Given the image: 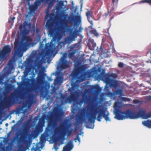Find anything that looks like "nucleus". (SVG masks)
<instances>
[{
    "mask_svg": "<svg viewBox=\"0 0 151 151\" xmlns=\"http://www.w3.org/2000/svg\"><path fill=\"white\" fill-rule=\"evenodd\" d=\"M115 118L119 120H122L125 119H137L139 117L147 119L151 117V113L149 112L146 114L145 110H139L137 114H136L129 109L122 112L119 109H116L115 110ZM142 124L144 126L151 128V120H147L143 121L142 122Z\"/></svg>",
    "mask_w": 151,
    "mask_h": 151,
    "instance_id": "nucleus-1",
    "label": "nucleus"
},
{
    "mask_svg": "<svg viewBox=\"0 0 151 151\" xmlns=\"http://www.w3.org/2000/svg\"><path fill=\"white\" fill-rule=\"evenodd\" d=\"M52 16V15L51 14H46L45 18L49 19L47 21L46 26L47 29L48 30V34L50 35V36L55 37L56 36H58L59 35V33H58V31L60 33L63 32H65L64 30L65 27H68V25L67 20L62 19L60 21L61 25L60 27L57 28L54 27L55 21Z\"/></svg>",
    "mask_w": 151,
    "mask_h": 151,
    "instance_id": "nucleus-2",
    "label": "nucleus"
},
{
    "mask_svg": "<svg viewBox=\"0 0 151 151\" xmlns=\"http://www.w3.org/2000/svg\"><path fill=\"white\" fill-rule=\"evenodd\" d=\"M106 110L104 108H103L100 109L99 111L97 112L95 110L93 113H92L90 114V116H88L87 117L88 121L91 123H94L95 122V120L96 119V113L98 114L97 120L99 122H101V119L102 117H103L106 121H110V118L108 116L109 114H105Z\"/></svg>",
    "mask_w": 151,
    "mask_h": 151,
    "instance_id": "nucleus-3",
    "label": "nucleus"
},
{
    "mask_svg": "<svg viewBox=\"0 0 151 151\" xmlns=\"http://www.w3.org/2000/svg\"><path fill=\"white\" fill-rule=\"evenodd\" d=\"M57 125L56 122L52 118L49 119L47 126L44 133L42 134L40 138L41 142L44 141L52 134V129Z\"/></svg>",
    "mask_w": 151,
    "mask_h": 151,
    "instance_id": "nucleus-4",
    "label": "nucleus"
},
{
    "mask_svg": "<svg viewBox=\"0 0 151 151\" xmlns=\"http://www.w3.org/2000/svg\"><path fill=\"white\" fill-rule=\"evenodd\" d=\"M86 68L85 65L75 66V68L71 73V76L73 80H78L81 81H84V75L83 73Z\"/></svg>",
    "mask_w": 151,
    "mask_h": 151,
    "instance_id": "nucleus-5",
    "label": "nucleus"
},
{
    "mask_svg": "<svg viewBox=\"0 0 151 151\" xmlns=\"http://www.w3.org/2000/svg\"><path fill=\"white\" fill-rule=\"evenodd\" d=\"M63 126V124H61L60 126L56 127L54 129L53 134L52 137V138L54 141L57 140L61 135L63 136L67 135L68 136H69L72 134L73 131V129H68L66 132L65 131L62 132V128Z\"/></svg>",
    "mask_w": 151,
    "mask_h": 151,
    "instance_id": "nucleus-6",
    "label": "nucleus"
},
{
    "mask_svg": "<svg viewBox=\"0 0 151 151\" xmlns=\"http://www.w3.org/2000/svg\"><path fill=\"white\" fill-rule=\"evenodd\" d=\"M81 28H79L78 30L75 29V30L73 31V28L70 29V35L68 37L64 38L63 41L62 42L63 45L68 44H70L71 42L75 40V38L77 37L78 33L81 32Z\"/></svg>",
    "mask_w": 151,
    "mask_h": 151,
    "instance_id": "nucleus-7",
    "label": "nucleus"
},
{
    "mask_svg": "<svg viewBox=\"0 0 151 151\" xmlns=\"http://www.w3.org/2000/svg\"><path fill=\"white\" fill-rule=\"evenodd\" d=\"M29 124L28 123L26 124L23 129V132L22 134L23 135V136L22 138V141L24 144H25L27 148H29L31 144L32 141L29 140H28V136H29V128H28Z\"/></svg>",
    "mask_w": 151,
    "mask_h": 151,
    "instance_id": "nucleus-8",
    "label": "nucleus"
},
{
    "mask_svg": "<svg viewBox=\"0 0 151 151\" xmlns=\"http://www.w3.org/2000/svg\"><path fill=\"white\" fill-rule=\"evenodd\" d=\"M53 41V40H52L50 43L46 44L45 53L46 56L50 57L55 52L56 44L55 42L54 43Z\"/></svg>",
    "mask_w": 151,
    "mask_h": 151,
    "instance_id": "nucleus-9",
    "label": "nucleus"
},
{
    "mask_svg": "<svg viewBox=\"0 0 151 151\" xmlns=\"http://www.w3.org/2000/svg\"><path fill=\"white\" fill-rule=\"evenodd\" d=\"M17 93H12L10 95L7 97V99L5 101L4 105L6 106H9L13 104L15 101Z\"/></svg>",
    "mask_w": 151,
    "mask_h": 151,
    "instance_id": "nucleus-10",
    "label": "nucleus"
},
{
    "mask_svg": "<svg viewBox=\"0 0 151 151\" xmlns=\"http://www.w3.org/2000/svg\"><path fill=\"white\" fill-rule=\"evenodd\" d=\"M84 112H81L79 115H78V118L76 119L77 123H78L77 125L76 126L75 128V132H76L79 129V127L78 125L80 124L83 121H86V119L83 117V116L85 115L86 112L85 110H83Z\"/></svg>",
    "mask_w": 151,
    "mask_h": 151,
    "instance_id": "nucleus-11",
    "label": "nucleus"
},
{
    "mask_svg": "<svg viewBox=\"0 0 151 151\" xmlns=\"http://www.w3.org/2000/svg\"><path fill=\"white\" fill-rule=\"evenodd\" d=\"M100 76L107 85L109 84L113 81V79L110 78L109 75L105 73L104 71L100 73Z\"/></svg>",
    "mask_w": 151,
    "mask_h": 151,
    "instance_id": "nucleus-12",
    "label": "nucleus"
},
{
    "mask_svg": "<svg viewBox=\"0 0 151 151\" xmlns=\"http://www.w3.org/2000/svg\"><path fill=\"white\" fill-rule=\"evenodd\" d=\"M41 77L39 76L37 78L35 85L32 88V90L36 93H38L40 89V86L41 84Z\"/></svg>",
    "mask_w": 151,
    "mask_h": 151,
    "instance_id": "nucleus-13",
    "label": "nucleus"
},
{
    "mask_svg": "<svg viewBox=\"0 0 151 151\" xmlns=\"http://www.w3.org/2000/svg\"><path fill=\"white\" fill-rule=\"evenodd\" d=\"M60 68L61 70L66 69L69 67L68 62L63 58L60 60Z\"/></svg>",
    "mask_w": 151,
    "mask_h": 151,
    "instance_id": "nucleus-14",
    "label": "nucleus"
},
{
    "mask_svg": "<svg viewBox=\"0 0 151 151\" xmlns=\"http://www.w3.org/2000/svg\"><path fill=\"white\" fill-rule=\"evenodd\" d=\"M43 2L40 0H36L33 5H32L29 6V10L32 12L35 11L41 5V3Z\"/></svg>",
    "mask_w": 151,
    "mask_h": 151,
    "instance_id": "nucleus-15",
    "label": "nucleus"
},
{
    "mask_svg": "<svg viewBox=\"0 0 151 151\" xmlns=\"http://www.w3.org/2000/svg\"><path fill=\"white\" fill-rule=\"evenodd\" d=\"M73 147V141L70 140L67 143L66 145L63 147V151H70Z\"/></svg>",
    "mask_w": 151,
    "mask_h": 151,
    "instance_id": "nucleus-16",
    "label": "nucleus"
},
{
    "mask_svg": "<svg viewBox=\"0 0 151 151\" xmlns=\"http://www.w3.org/2000/svg\"><path fill=\"white\" fill-rule=\"evenodd\" d=\"M71 21H73L74 22V25L78 26L81 22V17L79 15H75L74 17V18H72Z\"/></svg>",
    "mask_w": 151,
    "mask_h": 151,
    "instance_id": "nucleus-17",
    "label": "nucleus"
},
{
    "mask_svg": "<svg viewBox=\"0 0 151 151\" xmlns=\"http://www.w3.org/2000/svg\"><path fill=\"white\" fill-rule=\"evenodd\" d=\"M14 54L19 57H21L23 55L21 49L19 47L16 46L15 45L14 48Z\"/></svg>",
    "mask_w": 151,
    "mask_h": 151,
    "instance_id": "nucleus-18",
    "label": "nucleus"
},
{
    "mask_svg": "<svg viewBox=\"0 0 151 151\" xmlns=\"http://www.w3.org/2000/svg\"><path fill=\"white\" fill-rule=\"evenodd\" d=\"M87 45L90 49L91 50H93L96 45V43L94 42V40L91 38L88 39Z\"/></svg>",
    "mask_w": 151,
    "mask_h": 151,
    "instance_id": "nucleus-19",
    "label": "nucleus"
},
{
    "mask_svg": "<svg viewBox=\"0 0 151 151\" xmlns=\"http://www.w3.org/2000/svg\"><path fill=\"white\" fill-rule=\"evenodd\" d=\"M28 23L27 21H25L23 23V25L21 24L19 26V29L21 33L24 34L26 31H27L26 28V27L27 26Z\"/></svg>",
    "mask_w": 151,
    "mask_h": 151,
    "instance_id": "nucleus-20",
    "label": "nucleus"
},
{
    "mask_svg": "<svg viewBox=\"0 0 151 151\" xmlns=\"http://www.w3.org/2000/svg\"><path fill=\"white\" fill-rule=\"evenodd\" d=\"M92 12L91 11H88L86 13V15L87 17L88 21L91 24V26L93 24V21L91 19V18H92Z\"/></svg>",
    "mask_w": 151,
    "mask_h": 151,
    "instance_id": "nucleus-21",
    "label": "nucleus"
},
{
    "mask_svg": "<svg viewBox=\"0 0 151 151\" xmlns=\"http://www.w3.org/2000/svg\"><path fill=\"white\" fill-rule=\"evenodd\" d=\"M75 85H72L71 88L69 89V92H71L70 93V96L76 98V94L77 93V92L76 91H74L75 90Z\"/></svg>",
    "mask_w": 151,
    "mask_h": 151,
    "instance_id": "nucleus-22",
    "label": "nucleus"
},
{
    "mask_svg": "<svg viewBox=\"0 0 151 151\" xmlns=\"http://www.w3.org/2000/svg\"><path fill=\"white\" fill-rule=\"evenodd\" d=\"M106 95L109 97H112L114 96V93L109 91V87L106 85L104 88Z\"/></svg>",
    "mask_w": 151,
    "mask_h": 151,
    "instance_id": "nucleus-23",
    "label": "nucleus"
},
{
    "mask_svg": "<svg viewBox=\"0 0 151 151\" xmlns=\"http://www.w3.org/2000/svg\"><path fill=\"white\" fill-rule=\"evenodd\" d=\"M43 131V127L37 125L35 127L33 132L35 134L41 132Z\"/></svg>",
    "mask_w": 151,
    "mask_h": 151,
    "instance_id": "nucleus-24",
    "label": "nucleus"
},
{
    "mask_svg": "<svg viewBox=\"0 0 151 151\" xmlns=\"http://www.w3.org/2000/svg\"><path fill=\"white\" fill-rule=\"evenodd\" d=\"M109 85L111 87L117 88L118 86L119 83L117 80H113V81Z\"/></svg>",
    "mask_w": 151,
    "mask_h": 151,
    "instance_id": "nucleus-25",
    "label": "nucleus"
},
{
    "mask_svg": "<svg viewBox=\"0 0 151 151\" xmlns=\"http://www.w3.org/2000/svg\"><path fill=\"white\" fill-rule=\"evenodd\" d=\"M76 52V50H73L71 52H69L68 55V57L70 58L73 59L74 57V55Z\"/></svg>",
    "mask_w": 151,
    "mask_h": 151,
    "instance_id": "nucleus-26",
    "label": "nucleus"
},
{
    "mask_svg": "<svg viewBox=\"0 0 151 151\" xmlns=\"http://www.w3.org/2000/svg\"><path fill=\"white\" fill-rule=\"evenodd\" d=\"M63 6H64V2L63 1H59L58 3V5L56 7V9H58L61 8Z\"/></svg>",
    "mask_w": 151,
    "mask_h": 151,
    "instance_id": "nucleus-27",
    "label": "nucleus"
},
{
    "mask_svg": "<svg viewBox=\"0 0 151 151\" xmlns=\"http://www.w3.org/2000/svg\"><path fill=\"white\" fill-rule=\"evenodd\" d=\"M60 110L58 107H55L54 111V112L55 113L56 116L58 117L60 115Z\"/></svg>",
    "mask_w": 151,
    "mask_h": 151,
    "instance_id": "nucleus-28",
    "label": "nucleus"
},
{
    "mask_svg": "<svg viewBox=\"0 0 151 151\" xmlns=\"http://www.w3.org/2000/svg\"><path fill=\"white\" fill-rule=\"evenodd\" d=\"M89 33L91 34H93L94 36L98 37L99 35V34L95 29L91 30L89 31Z\"/></svg>",
    "mask_w": 151,
    "mask_h": 151,
    "instance_id": "nucleus-29",
    "label": "nucleus"
},
{
    "mask_svg": "<svg viewBox=\"0 0 151 151\" xmlns=\"http://www.w3.org/2000/svg\"><path fill=\"white\" fill-rule=\"evenodd\" d=\"M45 123V121L43 119H40L37 125L43 127L44 126Z\"/></svg>",
    "mask_w": 151,
    "mask_h": 151,
    "instance_id": "nucleus-30",
    "label": "nucleus"
},
{
    "mask_svg": "<svg viewBox=\"0 0 151 151\" xmlns=\"http://www.w3.org/2000/svg\"><path fill=\"white\" fill-rule=\"evenodd\" d=\"M11 89L10 84L6 83L5 84V90L6 91H9Z\"/></svg>",
    "mask_w": 151,
    "mask_h": 151,
    "instance_id": "nucleus-31",
    "label": "nucleus"
},
{
    "mask_svg": "<svg viewBox=\"0 0 151 151\" xmlns=\"http://www.w3.org/2000/svg\"><path fill=\"white\" fill-rule=\"evenodd\" d=\"M76 99L75 97H73L70 95L67 99V100L69 101V102H71L74 101Z\"/></svg>",
    "mask_w": 151,
    "mask_h": 151,
    "instance_id": "nucleus-32",
    "label": "nucleus"
},
{
    "mask_svg": "<svg viewBox=\"0 0 151 151\" xmlns=\"http://www.w3.org/2000/svg\"><path fill=\"white\" fill-rule=\"evenodd\" d=\"M80 135H81V134H79L77 135L76 138H75L74 140L75 142H77V141L78 140V142L80 143L81 142V139L79 136Z\"/></svg>",
    "mask_w": 151,
    "mask_h": 151,
    "instance_id": "nucleus-33",
    "label": "nucleus"
},
{
    "mask_svg": "<svg viewBox=\"0 0 151 151\" xmlns=\"http://www.w3.org/2000/svg\"><path fill=\"white\" fill-rule=\"evenodd\" d=\"M60 78L57 77L56 79L54 80V84L56 85L58 84L60 82Z\"/></svg>",
    "mask_w": 151,
    "mask_h": 151,
    "instance_id": "nucleus-34",
    "label": "nucleus"
},
{
    "mask_svg": "<svg viewBox=\"0 0 151 151\" xmlns=\"http://www.w3.org/2000/svg\"><path fill=\"white\" fill-rule=\"evenodd\" d=\"M141 2L142 3H147L151 6V0H143L141 1Z\"/></svg>",
    "mask_w": 151,
    "mask_h": 151,
    "instance_id": "nucleus-35",
    "label": "nucleus"
},
{
    "mask_svg": "<svg viewBox=\"0 0 151 151\" xmlns=\"http://www.w3.org/2000/svg\"><path fill=\"white\" fill-rule=\"evenodd\" d=\"M122 90L121 89L117 90L115 92V93L116 95H121L122 93Z\"/></svg>",
    "mask_w": 151,
    "mask_h": 151,
    "instance_id": "nucleus-36",
    "label": "nucleus"
},
{
    "mask_svg": "<svg viewBox=\"0 0 151 151\" xmlns=\"http://www.w3.org/2000/svg\"><path fill=\"white\" fill-rule=\"evenodd\" d=\"M118 0H112V3L113 6H116L117 4Z\"/></svg>",
    "mask_w": 151,
    "mask_h": 151,
    "instance_id": "nucleus-37",
    "label": "nucleus"
},
{
    "mask_svg": "<svg viewBox=\"0 0 151 151\" xmlns=\"http://www.w3.org/2000/svg\"><path fill=\"white\" fill-rule=\"evenodd\" d=\"M110 77H112L113 78H116L117 77V75L116 73H111L109 75Z\"/></svg>",
    "mask_w": 151,
    "mask_h": 151,
    "instance_id": "nucleus-38",
    "label": "nucleus"
},
{
    "mask_svg": "<svg viewBox=\"0 0 151 151\" xmlns=\"http://www.w3.org/2000/svg\"><path fill=\"white\" fill-rule=\"evenodd\" d=\"M47 116L46 114H44L42 115L41 118H40L41 119H43L44 121H45V119H47Z\"/></svg>",
    "mask_w": 151,
    "mask_h": 151,
    "instance_id": "nucleus-39",
    "label": "nucleus"
},
{
    "mask_svg": "<svg viewBox=\"0 0 151 151\" xmlns=\"http://www.w3.org/2000/svg\"><path fill=\"white\" fill-rule=\"evenodd\" d=\"M24 149V146L22 145H20L19 146V150H21V151H23Z\"/></svg>",
    "mask_w": 151,
    "mask_h": 151,
    "instance_id": "nucleus-40",
    "label": "nucleus"
},
{
    "mask_svg": "<svg viewBox=\"0 0 151 151\" xmlns=\"http://www.w3.org/2000/svg\"><path fill=\"white\" fill-rule=\"evenodd\" d=\"M87 96L85 94L83 95L82 96V99L83 101H86L87 98Z\"/></svg>",
    "mask_w": 151,
    "mask_h": 151,
    "instance_id": "nucleus-41",
    "label": "nucleus"
},
{
    "mask_svg": "<svg viewBox=\"0 0 151 151\" xmlns=\"http://www.w3.org/2000/svg\"><path fill=\"white\" fill-rule=\"evenodd\" d=\"M15 19V17H13L12 18H11L9 20L8 22L9 23H11L12 22V21H13V22H14V20Z\"/></svg>",
    "mask_w": 151,
    "mask_h": 151,
    "instance_id": "nucleus-42",
    "label": "nucleus"
},
{
    "mask_svg": "<svg viewBox=\"0 0 151 151\" xmlns=\"http://www.w3.org/2000/svg\"><path fill=\"white\" fill-rule=\"evenodd\" d=\"M133 102L134 104H138L140 102V101L138 99H134L133 100Z\"/></svg>",
    "mask_w": 151,
    "mask_h": 151,
    "instance_id": "nucleus-43",
    "label": "nucleus"
},
{
    "mask_svg": "<svg viewBox=\"0 0 151 151\" xmlns=\"http://www.w3.org/2000/svg\"><path fill=\"white\" fill-rule=\"evenodd\" d=\"M124 65L122 63H119L118 65V66L120 68H122L124 67Z\"/></svg>",
    "mask_w": 151,
    "mask_h": 151,
    "instance_id": "nucleus-44",
    "label": "nucleus"
},
{
    "mask_svg": "<svg viewBox=\"0 0 151 151\" xmlns=\"http://www.w3.org/2000/svg\"><path fill=\"white\" fill-rule=\"evenodd\" d=\"M79 45L78 43H76L74 44L73 47H71L70 49L71 50H72L74 48V47H78Z\"/></svg>",
    "mask_w": 151,
    "mask_h": 151,
    "instance_id": "nucleus-45",
    "label": "nucleus"
},
{
    "mask_svg": "<svg viewBox=\"0 0 151 151\" xmlns=\"http://www.w3.org/2000/svg\"><path fill=\"white\" fill-rule=\"evenodd\" d=\"M25 40L27 41H28L31 40V39L29 37H26Z\"/></svg>",
    "mask_w": 151,
    "mask_h": 151,
    "instance_id": "nucleus-46",
    "label": "nucleus"
},
{
    "mask_svg": "<svg viewBox=\"0 0 151 151\" xmlns=\"http://www.w3.org/2000/svg\"><path fill=\"white\" fill-rule=\"evenodd\" d=\"M59 16L60 17H62L64 16V14L62 12H61L59 13Z\"/></svg>",
    "mask_w": 151,
    "mask_h": 151,
    "instance_id": "nucleus-47",
    "label": "nucleus"
},
{
    "mask_svg": "<svg viewBox=\"0 0 151 151\" xmlns=\"http://www.w3.org/2000/svg\"><path fill=\"white\" fill-rule=\"evenodd\" d=\"M58 148L57 147V146L56 145L54 144V149H55V150H57L58 149Z\"/></svg>",
    "mask_w": 151,
    "mask_h": 151,
    "instance_id": "nucleus-48",
    "label": "nucleus"
},
{
    "mask_svg": "<svg viewBox=\"0 0 151 151\" xmlns=\"http://www.w3.org/2000/svg\"><path fill=\"white\" fill-rule=\"evenodd\" d=\"M32 26V24L31 23H28L27 26L29 27H31Z\"/></svg>",
    "mask_w": 151,
    "mask_h": 151,
    "instance_id": "nucleus-49",
    "label": "nucleus"
},
{
    "mask_svg": "<svg viewBox=\"0 0 151 151\" xmlns=\"http://www.w3.org/2000/svg\"><path fill=\"white\" fill-rule=\"evenodd\" d=\"M42 61V60H39L38 61V62L37 63V65H38V64H39V63Z\"/></svg>",
    "mask_w": 151,
    "mask_h": 151,
    "instance_id": "nucleus-50",
    "label": "nucleus"
},
{
    "mask_svg": "<svg viewBox=\"0 0 151 151\" xmlns=\"http://www.w3.org/2000/svg\"><path fill=\"white\" fill-rule=\"evenodd\" d=\"M93 88L95 90H96L97 89V87L96 86H94Z\"/></svg>",
    "mask_w": 151,
    "mask_h": 151,
    "instance_id": "nucleus-51",
    "label": "nucleus"
},
{
    "mask_svg": "<svg viewBox=\"0 0 151 151\" xmlns=\"http://www.w3.org/2000/svg\"><path fill=\"white\" fill-rule=\"evenodd\" d=\"M125 99V100H127V101H129V98H124Z\"/></svg>",
    "mask_w": 151,
    "mask_h": 151,
    "instance_id": "nucleus-52",
    "label": "nucleus"
},
{
    "mask_svg": "<svg viewBox=\"0 0 151 151\" xmlns=\"http://www.w3.org/2000/svg\"><path fill=\"white\" fill-rule=\"evenodd\" d=\"M39 31V29L38 28H37L36 29V32H38Z\"/></svg>",
    "mask_w": 151,
    "mask_h": 151,
    "instance_id": "nucleus-53",
    "label": "nucleus"
},
{
    "mask_svg": "<svg viewBox=\"0 0 151 151\" xmlns=\"http://www.w3.org/2000/svg\"><path fill=\"white\" fill-rule=\"evenodd\" d=\"M27 45V43L26 42H24L23 44V45L26 46Z\"/></svg>",
    "mask_w": 151,
    "mask_h": 151,
    "instance_id": "nucleus-54",
    "label": "nucleus"
},
{
    "mask_svg": "<svg viewBox=\"0 0 151 151\" xmlns=\"http://www.w3.org/2000/svg\"><path fill=\"white\" fill-rule=\"evenodd\" d=\"M20 109H19V108L17 110V111H19Z\"/></svg>",
    "mask_w": 151,
    "mask_h": 151,
    "instance_id": "nucleus-55",
    "label": "nucleus"
},
{
    "mask_svg": "<svg viewBox=\"0 0 151 151\" xmlns=\"http://www.w3.org/2000/svg\"><path fill=\"white\" fill-rule=\"evenodd\" d=\"M38 149H35V151H37Z\"/></svg>",
    "mask_w": 151,
    "mask_h": 151,
    "instance_id": "nucleus-56",
    "label": "nucleus"
},
{
    "mask_svg": "<svg viewBox=\"0 0 151 151\" xmlns=\"http://www.w3.org/2000/svg\"><path fill=\"white\" fill-rule=\"evenodd\" d=\"M64 15H65V17H67L68 16V15H67V14H65Z\"/></svg>",
    "mask_w": 151,
    "mask_h": 151,
    "instance_id": "nucleus-57",
    "label": "nucleus"
},
{
    "mask_svg": "<svg viewBox=\"0 0 151 151\" xmlns=\"http://www.w3.org/2000/svg\"><path fill=\"white\" fill-rule=\"evenodd\" d=\"M31 0H27V1L28 2H29Z\"/></svg>",
    "mask_w": 151,
    "mask_h": 151,
    "instance_id": "nucleus-58",
    "label": "nucleus"
},
{
    "mask_svg": "<svg viewBox=\"0 0 151 151\" xmlns=\"http://www.w3.org/2000/svg\"><path fill=\"white\" fill-rule=\"evenodd\" d=\"M101 0H97V1H100Z\"/></svg>",
    "mask_w": 151,
    "mask_h": 151,
    "instance_id": "nucleus-59",
    "label": "nucleus"
},
{
    "mask_svg": "<svg viewBox=\"0 0 151 151\" xmlns=\"http://www.w3.org/2000/svg\"><path fill=\"white\" fill-rule=\"evenodd\" d=\"M41 54H42V53H40V55Z\"/></svg>",
    "mask_w": 151,
    "mask_h": 151,
    "instance_id": "nucleus-60",
    "label": "nucleus"
},
{
    "mask_svg": "<svg viewBox=\"0 0 151 151\" xmlns=\"http://www.w3.org/2000/svg\"><path fill=\"white\" fill-rule=\"evenodd\" d=\"M9 65H10V64H11V63H9Z\"/></svg>",
    "mask_w": 151,
    "mask_h": 151,
    "instance_id": "nucleus-61",
    "label": "nucleus"
},
{
    "mask_svg": "<svg viewBox=\"0 0 151 151\" xmlns=\"http://www.w3.org/2000/svg\"><path fill=\"white\" fill-rule=\"evenodd\" d=\"M37 54H35L34 55H36Z\"/></svg>",
    "mask_w": 151,
    "mask_h": 151,
    "instance_id": "nucleus-62",
    "label": "nucleus"
},
{
    "mask_svg": "<svg viewBox=\"0 0 151 151\" xmlns=\"http://www.w3.org/2000/svg\"><path fill=\"white\" fill-rule=\"evenodd\" d=\"M33 80H34V81H35V79H34Z\"/></svg>",
    "mask_w": 151,
    "mask_h": 151,
    "instance_id": "nucleus-63",
    "label": "nucleus"
},
{
    "mask_svg": "<svg viewBox=\"0 0 151 151\" xmlns=\"http://www.w3.org/2000/svg\"><path fill=\"white\" fill-rule=\"evenodd\" d=\"M15 125H15H15L13 126V127H14V126H15Z\"/></svg>",
    "mask_w": 151,
    "mask_h": 151,
    "instance_id": "nucleus-64",
    "label": "nucleus"
}]
</instances>
